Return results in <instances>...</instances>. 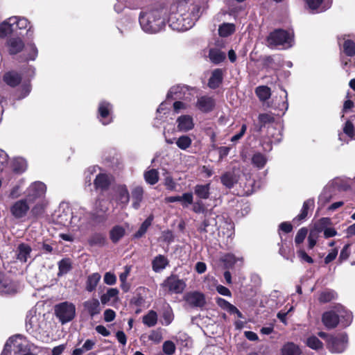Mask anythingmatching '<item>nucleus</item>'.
<instances>
[{
	"mask_svg": "<svg viewBox=\"0 0 355 355\" xmlns=\"http://www.w3.org/2000/svg\"><path fill=\"white\" fill-rule=\"evenodd\" d=\"M175 8V10L172 8L168 23L177 31H185L192 28L202 13L200 4L178 2Z\"/></svg>",
	"mask_w": 355,
	"mask_h": 355,
	"instance_id": "1",
	"label": "nucleus"
},
{
	"mask_svg": "<svg viewBox=\"0 0 355 355\" xmlns=\"http://www.w3.org/2000/svg\"><path fill=\"white\" fill-rule=\"evenodd\" d=\"M58 220L60 223L70 225L72 232H85L89 227V215L83 208H79L73 211L68 205L60 207Z\"/></svg>",
	"mask_w": 355,
	"mask_h": 355,
	"instance_id": "2",
	"label": "nucleus"
},
{
	"mask_svg": "<svg viewBox=\"0 0 355 355\" xmlns=\"http://www.w3.org/2000/svg\"><path fill=\"white\" fill-rule=\"evenodd\" d=\"M139 21L142 30L150 34L161 31L166 25L164 12L159 9L147 10L141 12Z\"/></svg>",
	"mask_w": 355,
	"mask_h": 355,
	"instance_id": "3",
	"label": "nucleus"
},
{
	"mask_svg": "<svg viewBox=\"0 0 355 355\" xmlns=\"http://www.w3.org/2000/svg\"><path fill=\"white\" fill-rule=\"evenodd\" d=\"M322 321L327 329L335 328L339 322L343 327H347L352 321V314L343 306L338 305L334 310L324 312Z\"/></svg>",
	"mask_w": 355,
	"mask_h": 355,
	"instance_id": "4",
	"label": "nucleus"
},
{
	"mask_svg": "<svg viewBox=\"0 0 355 355\" xmlns=\"http://www.w3.org/2000/svg\"><path fill=\"white\" fill-rule=\"evenodd\" d=\"M1 355H35L30 352L28 341L20 335L10 338L5 344Z\"/></svg>",
	"mask_w": 355,
	"mask_h": 355,
	"instance_id": "5",
	"label": "nucleus"
},
{
	"mask_svg": "<svg viewBox=\"0 0 355 355\" xmlns=\"http://www.w3.org/2000/svg\"><path fill=\"white\" fill-rule=\"evenodd\" d=\"M318 335L327 342V347L332 353H342L347 346L348 338L346 334L329 336L324 332H320Z\"/></svg>",
	"mask_w": 355,
	"mask_h": 355,
	"instance_id": "6",
	"label": "nucleus"
},
{
	"mask_svg": "<svg viewBox=\"0 0 355 355\" xmlns=\"http://www.w3.org/2000/svg\"><path fill=\"white\" fill-rule=\"evenodd\" d=\"M267 41L271 48L282 46V49H288L293 45V33L279 29L271 33Z\"/></svg>",
	"mask_w": 355,
	"mask_h": 355,
	"instance_id": "7",
	"label": "nucleus"
},
{
	"mask_svg": "<svg viewBox=\"0 0 355 355\" xmlns=\"http://www.w3.org/2000/svg\"><path fill=\"white\" fill-rule=\"evenodd\" d=\"M44 320L43 315L37 313L35 309H31L28 311L26 319V329L28 332L33 336L40 333L44 329Z\"/></svg>",
	"mask_w": 355,
	"mask_h": 355,
	"instance_id": "8",
	"label": "nucleus"
},
{
	"mask_svg": "<svg viewBox=\"0 0 355 355\" xmlns=\"http://www.w3.org/2000/svg\"><path fill=\"white\" fill-rule=\"evenodd\" d=\"M54 311L61 323L64 324L74 318L76 315V306L71 302H64L56 304Z\"/></svg>",
	"mask_w": 355,
	"mask_h": 355,
	"instance_id": "9",
	"label": "nucleus"
},
{
	"mask_svg": "<svg viewBox=\"0 0 355 355\" xmlns=\"http://www.w3.org/2000/svg\"><path fill=\"white\" fill-rule=\"evenodd\" d=\"M46 191V187L44 183L40 181L34 182L26 189V198L29 203L35 202L36 200L45 199Z\"/></svg>",
	"mask_w": 355,
	"mask_h": 355,
	"instance_id": "10",
	"label": "nucleus"
},
{
	"mask_svg": "<svg viewBox=\"0 0 355 355\" xmlns=\"http://www.w3.org/2000/svg\"><path fill=\"white\" fill-rule=\"evenodd\" d=\"M20 289L18 282L13 280L10 275L0 272V294L12 295Z\"/></svg>",
	"mask_w": 355,
	"mask_h": 355,
	"instance_id": "11",
	"label": "nucleus"
},
{
	"mask_svg": "<svg viewBox=\"0 0 355 355\" xmlns=\"http://www.w3.org/2000/svg\"><path fill=\"white\" fill-rule=\"evenodd\" d=\"M162 286L173 293H182L186 287L185 282L176 276L168 277L162 284Z\"/></svg>",
	"mask_w": 355,
	"mask_h": 355,
	"instance_id": "12",
	"label": "nucleus"
},
{
	"mask_svg": "<svg viewBox=\"0 0 355 355\" xmlns=\"http://www.w3.org/2000/svg\"><path fill=\"white\" fill-rule=\"evenodd\" d=\"M329 223V219L328 218H322L318 223H315L314 227L311 230L308 236L309 249H312L315 245L319 237V234L322 231L323 227L328 225Z\"/></svg>",
	"mask_w": 355,
	"mask_h": 355,
	"instance_id": "13",
	"label": "nucleus"
},
{
	"mask_svg": "<svg viewBox=\"0 0 355 355\" xmlns=\"http://www.w3.org/2000/svg\"><path fill=\"white\" fill-rule=\"evenodd\" d=\"M29 210L30 205L26 198L16 201L10 207V211L16 218L24 217Z\"/></svg>",
	"mask_w": 355,
	"mask_h": 355,
	"instance_id": "14",
	"label": "nucleus"
},
{
	"mask_svg": "<svg viewBox=\"0 0 355 355\" xmlns=\"http://www.w3.org/2000/svg\"><path fill=\"white\" fill-rule=\"evenodd\" d=\"M112 105L106 101H101L98 105V119L103 125H107L112 121Z\"/></svg>",
	"mask_w": 355,
	"mask_h": 355,
	"instance_id": "15",
	"label": "nucleus"
},
{
	"mask_svg": "<svg viewBox=\"0 0 355 355\" xmlns=\"http://www.w3.org/2000/svg\"><path fill=\"white\" fill-rule=\"evenodd\" d=\"M184 300L192 307H202L206 302L204 294L198 291L186 293Z\"/></svg>",
	"mask_w": 355,
	"mask_h": 355,
	"instance_id": "16",
	"label": "nucleus"
},
{
	"mask_svg": "<svg viewBox=\"0 0 355 355\" xmlns=\"http://www.w3.org/2000/svg\"><path fill=\"white\" fill-rule=\"evenodd\" d=\"M308 8L315 13L322 12L328 10L332 3L331 0H304Z\"/></svg>",
	"mask_w": 355,
	"mask_h": 355,
	"instance_id": "17",
	"label": "nucleus"
},
{
	"mask_svg": "<svg viewBox=\"0 0 355 355\" xmlns=\"http://www.w3.org/2000/svg\"><path fill=\"white\" fill-rule=\"evenodd\" d=\"M214 100L208 96H202L198 98L196 107L202 112H209L214 107Z\"/></svg>",
	"mask_w": 355,
	"mask_h": 355,
	"instance_id": "18",
	"label": "nucleus"
},
{
	"mask_svg": "<svg viewBox=\"0 0 355 355\" xmlns=\"http://www.w3.org/2000/svg\"><path fill=\"white\" fill-rule=\"evenodd\" d=\"M177 128L179 131L188 132L194 127L193 117L189 115H182L177 120Z\"/></svg>",
	"mask_w": 355,
	"mask_h": 355,
	"instance_id": "19",
	"label": "nucleus"
},
{
	"mask_svg": "<svg viewBox=\"0 0 355 355\" xmlns=\"http://www.w3.org/2000/svg\"><path fill=\"white\" fill-rule=\"evenodd\" d=\"M116 200L122 207H125L130 200V194L125 185H119L115 189Z\"/></svg>",
	"mask_w": 355,
	"mask_h": 355,
	"instance_id": "20",
	"label": "nucleus"
},
{
	"mask_svg": "<svg viewBox=\"0 0 355 355\" xmlns=\"http://www.w3.org/2000/svg\"><path fill=\"white\" fill-rule=\"evenodd\" d=\"M220 260L224 263L226 268H232L235 265L241 266L243 263V258L242 257H236L232 253L224 254L220 258Z\"/></svg>",
	"mask_w": 355,
	"mask_h": 355,
	"instance_id": "21",
	"label": "nucleus"
},
{
	"mask_svg": "<svg viewBox=\"0 0 355 355\" xmlns=\"http://www.w3.org/2000/svg\"><path fill=\"white\" fill-rule=\"evenodd\" d=\"M83 307L85 310L92 316L94 317L96 315L100 313L101 311L100 302L96 298H92L83 303Z\"/></svg>",
	"mask_w": 355,
	"mask_h": 355,
	"instance_id": "22",
	"label": "nucleus"
},
{
	"mask_svg": "<svg viewBox=\"0 0 355 355\" xmlns=\"http://www.w3.org/2000/svg\"><path fill=\"white\" fill-rule=\"evenodd\" d=\"M6 46L8 49L9 53L11 55L21 52L24 48V42L19 37L10 38L6 42Z\"/></svg>",
	"mask_w": 355,
	"mask_h": 355,
	"instance_id": "23",
	"label": "nucleus"
},
{
	"mask_svg": "<svg viewBox=\"0 0 355 355\" xmlns=\"http://www.w3.org/2000/svg\"><path fill=\"white\" fill-rule=\"evenodd\" d=\"M3 80L8 86L15 87L20 83L21 76L17 72L10 71L4 73L3 76Z\"/></svg>",
	"mask_w": 355,
	"mask_h": 355,
	"instance_id": "24",
	"label": "nucleus"
},
{
	"mask_svg": "<svg viewBox=\"0 0 355 355\" xmlns=\"http://www.w3.org/2000/svg\"><path fill=\"white\" fill-rule=\"evenodd\" d=\"M119 291L116 288H108L105 293L101 295V302L103 304H107L110 302L114 303L119 300Z\"/></svg>",
	"mask_w": 355,
	"mask_h": 355,
	"instance_id": "25",
	"label": "nucleus"
},
{
	"mask_svg": "<svg viewBox=\"0 0 355 355\" xmlns=\"http://www.w3.org/2000/svg\"><path fill=\"white\" fill-rule=\"evenodd\" d=\"M31 251L32 249L28 244H19L17 249V259L22 262H26L28 259L30 258Z\"/></svg>",
	"mask_w": 355,
	"mask_h": 355,
	"instance_id": "26",
	"label": "nucleus"
},
{
	"mask_svg": "<svg viewBox=\"0 0 355 355\" xmlns=\"http://www.w3.org/2000/svg\"><path fill=\"white\" fill-rule=\"evenodd\" d=\"M189 91V88L187 86H174L172 87L168 91L166 98L167 99H180L184 98L186 92Z\"/></svg>",
	"mask_w": 355,
	"mask_h": 355,
	"instance_id": "27",
	"label": "nucleus"
},
{
	"mask_svg": "<svg viewBox=\"0 0 355 355\" xmlns=\"http://www.w3.org/2000/svg\"><path fill=\"white\" fill-rule=\"evenodd\" d=\"M111 182V177L105 173H98L94 180V185L96 189H106Z\"/></svg>",
	"mask_w": 355,
	"mask_h": 355,
	"instance_id": "28",
	"label": "nucleus"
},
{
	"mask_svg": "<svg viewBox=\"0 0 355 355\" xmlns=\"http://www.w3.org/2000/svg\"><path fill=\"white\" fill-rule=\"evenodd\" d=\"M168 264V260L164 255H158L154 258L152 262L153 270L155 272L163 270Z\"/></svg>",
	"mask_w": 355,
	"mask_h": 355,
	"instance_id": "29",
	"label": "nucleus"
},
{
	"mask_svg": "<svg viewBox=\"0 0 355 355\" xmlns=\"http://www.w3.org/2000/svg\"><path fill=\"white\" fill-rule=\"evenodd\" d=\"M101 276L98 272L89 275L86 281L85 289L88 292L94 291L101 280Z\"/></svg>",
	"mask_w": 355,
	"mask_h": 355,
	"instance_id": "30",
	"label": "nucleus"
},
{
	"mask_svg": "<svg viewBox=\"0 0 355 355\" xmlns=\"http://www.w3.org/2000/svg\"><path fill=\"white\" fill-rule=\"evenodd\" d=\"M223 80V71L220 69H216L213 71L209 80L208 85L211 89L217 88Z\"/></svg>",
	"mask_w": 355,
	"mask_h": 355,
	"instance_id": "31",
	"label": "nucleus"
},
{
	"mask_svg": "<svg viewBox=\"0 0 355 355\" xmlns=\"http://www.w3.org/2000/svg\"><path fill=\"white\" fill-rule=\"evenodd\" d=\"M144 190L141 187H136L132 190V207L138 209L140 207V202L143 199Z\"/></svg>",
	"mask_w": 355,
	"mask_h": 355,
	"instance_id": "32",
	"label": "nucleus"
},
{
	"mask_svg": "<svg viewBox=\"0 0 355 355\" xmlns=\"http://www.w3.org/2000/svg\"><path fill=\"white\" fill-rule=\"evenodd\" d=\"M343 132L351 139H355V116H351L345 122Z\"/></svg>",
	"mask_w": 355,
	"mask_h": 355,
	"instance_id": "33",
	"label": "nucleus"
},
{
	"mask_svg": "<svg viewBox=\"0 0 355 355\" xmlns=\"http://www.w3.org/2000/svg\"><path fill=\"white\" fill-rule=\"evenodd\" d=\"M16 31V27L10 22V17L0 24V37H5Z\"/></svg>",
	"mask_w": 355,
	"mask_h": 355,
	"instance_id": "34",
	"label": "nucleus"
},
{
	"mask_svg": "<svg viewBox=\"0 0 355 355\" xmlns=\"http://www.w3.org/2000/svg\"><path fill=\"white\" fill-rule=\"evenodd\" d=\"M30 205H34L31 208V212L34 216H37L43 214L45 207L47 205V201L46 199H42L36 200L35 202L29 203Z\"/></svg>",
	"mask_w": 355,
	"mask_h": 355,
	"instance_id": "35",
	"label": "nucleus"
},
{
	"mask_svg": "<svg viewBox=\"0 0 355 355\" xmlns=\"http://www.w3.org/2000/svg\"><path fill=\"white\" fill-rule=\"evenodd\" d=\"M95 345V340L87 339L85 340L81 347L74 349L71 355H83L85 352L92 350Z\"/></svg>",
	"mask_w": 355,
	"mask_h": 355,
	"instance_id": "36",
	"label": "nucleus"
},
{
	"mask_svg": "<svg viewBox=\"0 0 355 355\" xmlns=\"http://www.w3.org/2000/svg\"><path fill=\"white\" fill-rule=\"evenodd\" d=\"M225 53L217 49H211L209 50V58L214 64H218L223 62L225 58Z\"/></svg>",
	"mask_w": 355,
	"mask_h": 355,
	"instance_id": "37",
	"label": "nucleus"
},
{
	"mask_svg": "<svg viewBox=\"0 0 355 355\" xmlns=\"http://www.w3.org/2000/svg\"><path fill=\"white\" fill-rule=\"evenodd\" d=\"M259 121V131H261L262 128L265 127L268 124L272 123L275 121V117L272 114L263 113L260 114L258 116Z\"/></svg>",
	"mask_w": 355,
	"mask_h": 355,
	"instance_id": "38",
	"label": "nucleus"
},
{
	"mask_svg": "<svg viewBox=\"0 0 355 355\" xmlns=\"http://www.w3.org/2000/svg\"><path fill=\"white\" fill-rule=\"evenodd\" d=\"M301 351L297 345L293 343H288L282 349V355H300Z\"/></svg>",
	"mask_w": 355,
	"mask_h": 355,
	"instance_id": "39",
	"label": "nucleus"
},
{
	"mask_svg": "<svg viewBox=\"0 0 355 355\" xmlns=\"http://www.w3.org/2000/svg\"><path fill=\"white\" fill-rule=\"evenodd\" d=\"M209 184L205 185L198 184L195 187L194 191L196 196L202 199H207L209 196Z\"/></svg>",
	"mask_w": 355,
	"mask_h": 355,
	"instance_id": "40",
	"label": "nucleus"
},
{
	"mask_svg": "<svg viewBox=\"0 0 355 355\" xmlns=\"http://www.w3.org/2000/svg\"><path fill=\"white\" fill-rule=\"evenodd\" d=\"M314 206V200L312 198L308 199L304 201L300 214L294 219L295 220H303L306 218L308 214V210L310 208H313Z\"/></svg>",
	"mask_w": 355,
	"mask_h": 355,
	"instance_id": "41",
	"label": "nucleus"
},
{
	"mask_svg": "<svg viewBox=\"0 0 355 355\" xmlns=\"http://www.w3.org/2000/svg\"><path fill=\"white\" fill-rule=\"evenodd\" d=\"M177 146L183 150H187L192 144V139L188 135H182L175 139Z\"/></svg>",
	"mask_w": 355,
	"mask_h": 355,
	"instance_id": "42",
	"label": "nucleus"
},
{
	"mask_svg": "<svg viewBox=\"0 0 355 355\" xmlns=\"http://www.w3.org/2000/svg\"><path fill=\"white\" fill-rule=\"evenodd\" d=\"M146 182L151 185L155 184L159 180V173L156 169H150L144 173Z\"/></svg>",
	"mask_w": 355,
	"mask_h": 355,
	"instance_id": "43",
	"label": "nucleus"
},
{
	"mask_svg": "<svg viewBox=\"0 0 355 355\" xmlns=\"http://www.w3.org/2000/svg\"><path fill=\"white\" fill-rule=\"evenodd\" d=\"M125 234V230L123 227L116 225L114 226L110 231V236L111 240L114 243L119 241Z\"/></svg>",
	"mask_w": 355,
	"mask_h": 355,
	"instance_id": "44",
	"label": "nucleus"
},
{
	"mask_svg": "<svg viewBox=\"0 0 355 355\" xmlns=\"http://www.w3.org/2000/svg\"><path fill=\"white\" fill-rule=\"evenodd\" d=\"M157 322V314L155 311L151 310L143 317V323L149 327H154Z\"/></svg>",
	"mask_w": 355,
	"mask_h": 355,
	"instance_id": "45",
	"label": "nucleus"
},
{
	"mask_svg": "<svg viewBox=\"0 0 355 355\" xmlns=\"http://www.w3.org/2000/svg\"><path fill=\"white\" fill-rule=\"evenodd\" d=\"M235 31V26L232 23H224L219 26L218 33L221 37H227Z\"/></svg>",
	"mask_w": 355,
	"mask_h": 355,
	"instance_id": "46",
	"label": "nucleus"
},
{
	"mask_svg": "<svg viewBox=\"0 0 355 355\" xmlns=\"http://www.w3.org/2000/svg\"><path fill=\"white\" fill-rule=\"evenodd\" d=\"M10 22L16 27V30L24 29L27 28L29 24L28 21L26 18L17 16L10 17Z\"/></svg>",
	"mask_w": 355,
	"mask_h": 355,
	"instance_id": "47",
	"label": "nucleus"
},
{
	"mask_svg": "<svg viewBox=\"0 0 355 355\" xmlns=\"http://www.w3.org/2000/svg\"><path fill=\"white\" fill-rule=\"evenodd\" d=\"M267 162L266 157L261 153H257L252 157V163L259 168H262Z\"/></svg>",
	"mask_w": 355,
	"mask_h": 355,
	"instance_id": "48",
	"label": "nucleus"
},
{
	"mask_svg": "<svg viewBox=\"0 0 355 355\" xmlns=\"http://www.w3.org/2000/svg\"><path fill=\"white\" fill-rule=\"evenodd\" d=\"M255 92L261 101L268 100L271 95L270 89L267 86H259L257 87Z\"/></svg>",
	"mask_w": 355,
	"mask_h": 355,
	"instance_id": "49",
	"label": "nucleus"
},
{
	"mask_svg": "<svg viewBox=\"0 0 355 355\" xmlns=\"http://www.w3.org/2000/svg\"><path fill=\"white\" fill-rule=\"evenodd\" d=\"M31 91V85L30 83L23 84L21 87L16 91V100L19 101L26 98Z\"/></svg>",
	"mask_w": 355,
	"mask_h": 355,
	"instance_id": "50",
	"label": "nucleus"
},
{
	"mask_svg": "<svg viewBox=\"0 0 355 355\" xmlns=\"http://www.w3.org/2000/svg\"><path fill=\"white\" fill-rule=\"evenodd\" d=\"M153 217L150 216L141 224L138 231L135 234V238H141L147 231L148 228L150 226Z\"/></svg>",
	"mask_w": 355,
	"mask_h": 355,
	"instance_id": "51",
	"label": "nucleus"
},
{
	"mask_svg": "<svg viewBox=\"0 0 355 355\" xmlns=\"http://www.w3.org/2000/svg\"><path fill=\"white\" fill-rule=\"evenodd\" d=\"M337 297V294L332 290H326L322 292L319 297V301L322 303L329 302Z\"/></svg>",
	"mask_w": 355,
	"mask_h": 355,
	"instance_id": "52",
	"label": "nucleus"
},
{
	"mask_svg": "<svg viewBox=\"0 0 355 355\" xmlns=\"http://www.w3.org/2000/svg\"><path fill=\"white\" fill-rule=\"evenodd\" d=\"M27 164L25 159L17 158L14 160L12 164L13 171L18 173H21L26 169Z\"/></svg>",
	"mask_w": 355,
	"mask_h": 355,
	"instance_id": "53",
	"label": "nucleus"
},
{
	"mask_svg": "<svg viewBox=\"0 0 355 355\" xmlns=\"http://www.w3.org/2000/svg\"><path fill=\"white\" fill-rule=\"evenodd\" d=\"M343 52L348 56L355 55V43L350 40H346L343 44Z\"/></svg>",
	"mask_w": 355,
	"mask_h": 355,
	"instance_id": "54",
	"label": "nucleus"
},
{
	"mask_svg": "<svg viewBox=\"0 0 355 355\" xmlns=\"http://www.w3.org/2000/svg\"><path fill=\"white\" fill-rule=\"evenodd\" d=\"M306 345L310 348L315 350H319L323 347L322 343L315 336H310L307 338Z\"/></svg>",
	"mask_w": 355,
	"mask_h": 355,
	"instance_id": "55",
	"label": "nucleus"
},
{
	"mask_svg": "<svg viewBox=\"0 0 355 355\" xmlns=\"http://www.w3.org/2000/svg\"><path fill=\"white\" fill-rule=\"evenodd\" d=\"M162 318L164 320L163 324L166 326L169 325L173 320L174 315H173V310L168 304L165 308V309L163 312Z\"/></svg>",
	"mask_w": 355,
	"mask_h": 355,
	"instance_id": "56",
	"label": "nucleus"
},
{
	"mask_svg": "<svg viewBox=\"0 0 355 355\" xmlns=\"http://www.w3.org/2000/svg\"><path fill=\"white\" fill-rule=\"evenodd\" d=\"M105 236L99 233L93 234L89 239V243L91 245H102L105 243Z\"/></svg>",
	"mask_w": 355,
	"mask_h": 355,
	"instance_id": "57",
	"label": "nucleus"
},
{
	"mask_svg": "<svg viewBox=\"0 0 355 355\" xmlns=\"http://www.w3.org/2000/svg\"><path fill=\"white\" fill-rule=\"evenodd\" d=\"M220 179L223 184L228 188L232 187L235 182L234 175L231 173H225Z\"/></svg>",
	"mask_w": 355,
	"mask_h": 355,
	"instance_id": "58",
	"label": "nucleus"
},
{
	"mask_svg": "<svg viewBox=\"0 0 355 355\" xmlns=\"http://www.w3.org/2000/svg\"><path fill=\"white\" fill-rule=\"evenodd\" d=\"M26 51H28L26 60H34L37 56V49L33 43L28 44Z\"/></svg>",
	"mask_w": 355,
	"mask_h": 355,
	"instance_id": "59",
	"label": "nucleus"
},
{
	"mask_svg": "<svg viewBox=\"0 0 355 355\" xmlns=\"http://www.w3.org/2000/svg\"><path fill=\"white\" fill-rule=\"evenodd\" d=\"M331 197V192L329 189L324 188L322 193L320 195L318 198V202L321 204V205H324L327 202L329 201Z\"/></svg>",
	"mask_w": 355,
	"mask_h": 355,
	"instance_id": "60",
	"label": "nucleus"
},
{
	"mask_svg": "<svg viewBox=\"0 0 355 355\" xmlns=\"http://www.w3.org/2000/svg\"><path fill=\"white\" fill-rule=\"evenodd\" d=\"M71 269V262L69 259H62L59 262V275L65 274Z\"/></svg>",
	"mask_w": 355,
	"mask_h": 355,
	"instance_id": "61",
	"label": "nucleus"
},
{
	"mask_svg": "<svg viewBox=\"0 0 355 355\" xmlns=\"http://www.w3.org/2000/svg\"><path fill=\"white\" fill-rule=\"evenodd\" d=\"M193 194L191 193H184L182 196H180V202L184 207H187L189 205L193 203Z\"/></svg>",
	"mask_w": 355,
	"mask_h": 355,
	"instance_id": "62",
	"label": "nucleus"
},
{
	"mask_svg": "<svg viewBox=\"0 0 355 355\" xmlns=\"http://www.w3.org/2000/svg\"><path fill=\"white\" fill-rule=\"evenodd\" d=\"M164 184L168 190L175 191L178 184L175 182L171 175H167L164 178Z\"/></svg>",
	"mask_w": 355,
	"mask_h": 355,
	"instance_id": "63",
	"label": "nucleus"
},
{
	"mask_svg": "<svg viewBox=\"0 0 355 355\" xmlns=\"http://www.w3.org/2000/svg\"><path fill=\"white\" fill-rule=\"evenodd\" d=\"M162 338V334L159 329L152 331L148 336V339L155 343H159Z\"/></svg>",
	"mask_w": 355,
	"mask_h": 355,
	"instance_id": "64",
	"label": "nucleus"
}]
</instances>
